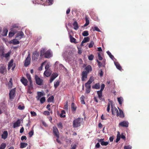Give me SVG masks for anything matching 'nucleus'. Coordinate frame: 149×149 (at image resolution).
Here are the masks:
<instances>
[{"instance_id": "603ef678", "label": "nucleus", "mask_w": 149, "mask_h": 149, "mask_svg": "<svg viewBox=\"0 0 149 149\" xmlns=\"http://www.w3.org/2000/svg\"><path fill=\"white\" fill-rule=\"evenodd\" d=\"M109 144V142L108 141H106L104 142V141H103V142H102L101 143V144L102 146H107Z\"/></svg>"}, {"instance_id": "4d7b16f0", "label": "nucleus", "mask_w": 149, "mask_h": 149, "mask_svg": "<svg viewBox=\"0 0 149 149\" xmlns=\"http://www.w3.org/2000/svg\"><path fill=\"white\" fill-rule=\"evenodd\" d=\"M45 63V62H43L41 64L39 68V70L40 71H41L42 70V68L43 66V65Z\"/></svg>"}, {"instance_id": "f03ea898", "label": "nucleus", "mask_w": 149, "mask_h": 149, "mask_svg": "<svg viewBox=\"0 0 149 149\" xmlns=\"http://www.w3.org/2000/svg\"><path fill=\"white\" fill-rule=\"evenodd\" d=\"M83 118H79L75 120V127L80 126L83 123Z\"/></svg>"}, {"instance_id": "c9c22d12", "label": "nucleus", "mask_w": 149, "mask_h": 149, "mask_svg": "<svg viewBox=\"0 0 149 149\" xmlns=\"http://www.w3.org/2000/svg\"><path fill=\"white\" fill-rule=\"evenodd\" d=\"M8 32V31L6 29H4L2 33V35L3 36H6Z\"/></svg>"}, {"instance_id": "8fccbe9b", "label": "nucleus", "mask_w": 149, "mask_h": 149, "mask_svg": "<svg viewBox=\"0 0 149 149\" xmlns=\"http://www.w3.org/2000/svg\"><path fill=\"white\" fill-rule=\"evenodd\" d=\"M93 31H96L100 32L101 31L100 30L97 26H95L93 28Z\"/></svg>"}, {"instance_id": "a18cd8bd", "label": "nucleus", "mask_w": 149, "mask_h": 149, "mask_svg": "<svg viewBox=\"0 0 149 149\" xmlns=\"http://www.w3.org/2000/svg\"><path fill=\"white\" fill-rule=\"evenodd\" d=\"M54 97L53 96H51L48 98L47 100L48 102H52L54 100Z\"/></svg>"}, {"instance_id": "0eeeda50", "label": "nucleus", "mask_w": 149, "mask_h": 149, "mask_svg": "<svg viewBox=\"0 0 149 149\" xmlns=\"http://www.w3.org/2000/svg\"><path fill=\"white\" fill-rule=\"evenodd\" d=\"M39 53L37 52H35L33 53L32 56V59L33 61H36L39 56Z\"/></svg>"}, {"instance_id": "5fc2aeb1", "label": "nucleus", "mask_w": 149, "mask_h": 149, "mask_svg": "<svg viewBox=\"0 0 149 149\" xmlns=\"http://www.w3.org/2000/svg\"><path fill=\"white\" fill-rule=\"evenodd\" d=\"M94 57V56L93 54H91L88 56V59L89 60L91 61L93 60Z\"/></svg>"}, {"instance_id": "473e14b6", "label": "nucleus", "mask_w": 149, "mask_h": 149, "mask_svg": "<svg viewBox=\"0 0 149 149\" xmlns=\"http://www.w3.org/2000/svg\"><path fill=\"white\" fill-rule=\"evenodd\" d=\"M119 104L121 105L122 103V102L123 101V99L122 97H120L117 98Z\"/></svg>"}, {"instance_id": "ddd939ff", "label": "nucleus", "mask_w": 149, "mask_h": 149, "mask_svg": "<svg viewBox=\"0 0 149 149\" xmlns=\"http://www.w3.org/2000/svg\"><path fill=\"white\" fill-rule=\"evenodd\" d=\"M69 34L70 42L74 43V38L73 37L74 35L73 33L71 31L69 33Z\"/></svg>"}, {"instance_id": "6ab92c4d", "label": "nucleus", "mask_w": 149, "mask_h": 149, "mask_svg": "<svg viewBox=\"0 0 149 149\" xmlns=\"http://www.w3.org/2000/svg\"><path fill=\"white\" fill-rule=\"evenodd\" d=\"M58 76L57 74H52L50 79L49 80L50 83H51L54 79L56 78Z\"/></svg>"}, {"instance_id": "9d476101", "label": "nucleus", "mask_w": 149, "mask_h": 149, "mask_svg": "<svg viewBox=\"0 0 149 149\" xmlns=\"http://www.w3.org/2000/svg\"><path fill=\"white\" fill-rule=\"evenodd\" d=\"M6 68L3 65L0 66V73L3 74H4L6 72Z\"/></svg>"}, {"instance_id": "a19ab883", "label": "nucleus", "mask_w": 149, "mask_h": 149, "mask_svg": "<svg viewBox=\"0 0 149 149\" xmlns=\"http://www.w3.org/2000/svg\"><path fill=\"white\" fill-rule=\"evenodd\" d=\"M46 2V4L50 5L52 4L53 0H45Z\"/></svg>"}, {"instance_id": "bb28decb", "label": "nucleus", "mask_w": 149, "mask_h": 149, "mask_svg": "<svg viewBox=\"0 0 149 149\" xmlns=\"http://www.w3.org/2000/svg\"><path fill=\"white\" fill-rule=\"evenodd\" d=\"M13 59H11L10 61L8 63V69L10 70L11 68L13 66Z\"/></svg>"}, {"instance_id": "7c9ffc66", "label": "nucleus", "mask_w": 149, "mask_h": 149, "mask_svg": "<svg viewBox=\"0 0 149 149\" xmlns=\"http://www.w3.org/2000/svg\"><path fill=\"white\" fill-rule=\"evenodd\" d=\"M20 148H23L26 147L28 145L27 143H20Z\"/></svg>"}, {"instance_id": "49530a36", "label": "nucleus", "mask_w": 149, "mask_h": 149, "mask_svg": "<svg viewBox=\"0 0 149 149\" xmlns=\"http://www.w3.org/2000/svg\"><path fill=\"white\" fill-rule=\"evenodd\" d=\"M34 134V131L33 129H32V130L30 131L29 133H28V134L30 136V137H31Z\"/></svg>"}, {"instance_id": "f8f14e48", "label": "nucleus", "mask_w": 149, "mask_h": 149, "mask_svg": "<svg viewBox=\"0 0 149 149\" xmlns=\"http://www.w3.org/2000/svg\"><path fill=\"white\" fill-rule=\"evenodd\" d=\"M10 44H13L14 45H17L19 43V42L18 40V39H14L11 40L9 42Z\"/></svg>"}, {"instance_id": "72a5a7b5", "label": "nucleus", "mask_w": 149, "mask_h": 149, "mask_svg": "<svg viewBox=\"0 0 149 149\" xmlns=\"http://www.w3.org/2000/svg\"><path fill=\"white\" fill-rule=\"evenodd\" d=\"M120 132H118L117 138L116 140V142H118L120 140Z\"/></svg>"}, {"instance_id": "0e129e2a", "label": "nucleus", "mask_w": 149, "mask_h": 149, "mask_svg": "<svg viewBox=\"0 0 149 149\" xmlns=\"http://www.w3.org/2000/svg\"><path fill=\"white\" fill-rule=\"evenodd\" d=\"M99 74L101 77H102L103 75V72L102 69H100L99 72Z\"/></svg>"}, {"instance_id": "f257e3e1", "label": "nucleus", "mask_w": 149, "mask_h": 149, "mask_svg": "<svg viewBox=\"0 0 149 149\" xmlns=\"http://www.w3.org/2000/svg\"><path fill=\"white\" fill-rule=\"evenodd\" d=\"M44 55L45 58H49L52 56V53L50 50L46 51L45 49H42L40 51V56L42 57Z\"/></svg>"}, {"instance_id": "e2e57ef3", "label": "nucleus", "mask_w": 149, "mask_h": 149, "mask_svg": "<svg viewBox=\"0 0 149 149\" xmlns=\"http://www.w3.org/2000/svg\"><path fill=\"white\" fill-rule=\"evenodd\" d=\"M83 98H82V97L81 98V102L82 104H85V102L84 99V96H83Z\"/></svg>"}, {"instance_id": "f3484780", "label": "nucleus", "mask_w": 149, "mask_h": 149, "mask_svg": "<svg viewBox=\"0 0 149 149\" xmlns=\"http://www.w3.org/2000/svg\"><path fill=\"white\" fill-rule=\"evenodd\" d=\"M21 81L25 86L27 85L28 81L24 77H22L21 79Z\"/></svg>"}, {"instance_id": "aec40b11", "label": "nucleus", "mask_w": 149, "mask_h": 149, "mask_svg": "<svg viewBox=\"0 0 149 149\" xmlns=\"http://www.w3.org/2000/svg\"><path fill=\"white\" fill-rule=\"evenodd\" d=\"M35 1V3H37L38 4H40L42 5H44L45 4V0H36Z\"/></svg>"}, {"instance_id": "c03bdc74", "label": "nucleus", "mask_w": 149, "mask_h": 149, "mask_svg": "<svg viewBox=\"0 0 149 149\" xmlns=\"http://www.w3.org/2000/svg\"><path fill=\"white\" fill-rule=\"evenodd\" d=\"M57 125L59 128L62 129L63 128L62 124L61 122H59L57 123Z\"/></svg>"}, {"instance_id": "4468645a", "label": "nucleus", "mask_w": 149, "mask_h": 149, "mask_svg": "<svg viewBox=\"0 0 149 149\" xmlns=\"http://www.w3.org/2000/svg\"><path fill=\"white\" fill-rule=\"evenodd\" d=\"M21 123V120L18 119L15 123L13 125V127L15 128V127L20 126Z\"/></svg>"}, {"instance_id": "2f4dec72", "label": "nucleus", "mask_w": 149, "mask_h": 149, "mask_svg": "<svg viewBox=\"0 0 149 149\" xmlns=\"http://www.w3.org/2000/svg\"><path fill=\"white\" fill-rule=\"evenodd\" d=\"M60 83V81H58L54 82V86L55 89H56L59 86Z\"/></svg>"}, {"instance_id": "bf43d9fd", "label": "nucleus", "mask_w": 149, "mask_h": 149, "mask_svg": "<svg viewBox=\"0 0 149 149\" xmlns=\"http://www.w3.org/2000/svg\"><path fill=\"white\" fill-rule=\"evenodd\" d=\"M8 88L9 89L11 88L12 87L13 83L8 82Z\"/></svg>"}, {"instance_id": "774afa93", "label": "nucleus", "mask_w": 149, "mask_h": 149, "mask_svg": "<svg viewBox=\"0 0 149 149\" xmlns=\"http://www.w3.org/2000/svg\"><path fill=\"white\" fill-rule=\"evenodd\" d=\"M124 149H131V147L130 146H125L124 147Z\"/></svg>"}, {"instance_id": "79ce46f5", "label": "nucleus", "mask_w": 149, "mask_h": 149, "mask_svg": "<svg viewBox=\"0 0 149 149\" xmlns=\"http://www.w3.org/2000/svg\"><path fill=\"white\" fill-rule=\"evenodd\" d=\"M1 55L5 57V58H7L10 56V54L9 53H7L4 55V52H2Z\"/></svg>"}, {"instance_id": "2eb2a0df", "label": "nucleus", "mask_w": 149, "mask_h": 149, "mask_svg": "<svg viewBox=\"0 0 149 149\" xmlns=\"http://www.w3.org/2000/svg\"><path fill=\"white\" fill-rule=\"evenodd\" d=\"M119 112L117 114V116H119L121 118H123L124 117V115L123 111L121 109H119Z\"/></svg>"}, {"instance_id": "6e6552de", "label": "nucleus", "mask_w": 149, "mask_h": 149, "mask_svg": "<svg viewBox=\"0 0 149 149\" xmlns=\"http://www.w3.org/2000/svg\"><path fill=\"white\" fill-rule=\"evenodd\" d=\"M119 125L122 127H127L128 126L129 123L126 121H124L120 123Z\"/></svg>"}, {"instance_id": "864d4df0", "label": "nucleus", "mask_w": 149, "mask_h": 149, "mask_svg": "<svg viewBox=\"0 0 149 149\" xmlns=\"http://www.w3.org/2000/svg\"><path fill=\"white\" fill-rule=\"evenodd\" d=\"M30 113L31 115V116H37V114L34 111H31L30 112Z\"/></svg>"}, {"instance_id": "1a4fd4ad", "label": "nucleus", "mask_w": 149, "mask_h": 149, "mask_svg": "<svg viewBox=\"0 0 149 149\" xmlns=\"http://www.w3.org/2000/svg\"><path fill=\"white\" fill-rule=\"evenodd\" d=\"M88 73L86 72V71H83L82 74L81 78V80L82 81H84L85 80V79L87 78V76Z\"/></svg>"}, {"instance_id": "39448f33", "label": "nucleus", "mask_w": 149, "mask_h": 149, "mask_svg": "<svg viewBox=\"0 0 149 149\" xmlns=\"http://www.w3.org/2000/svg\"><path fill=\"white\" fill-rule=\"evenodd\" d=\"M53 132L54 135L57 138H59V132L56 126L53 127Z\"/></svg>"}, {"instance_id": "393cba45", "label": "nucleus", "mask_w": 149, "mask_h": 149, "mask_svg": "<svg viewBox=\"0 0 149 149\" xmlns=\"http://www.w3.org/2000/svg\"><path fill=\"white\" fill-rule=\"evenodd\" d=\"M16 33V31H14L13 30H11V31L9 33V37H13Z\"/></svg>"}, {"instance_id": "dca6fc26", "label": "nucleus", "mask_w": 149, "mask_h": 149, "mask_svg": "<svg viewBox=\"0 0 149 149\" xmlns=\"http://www.w3.org/2000/svg\"><path fill=\"white\" fill-rule=\"evenodd\" d=\"M52 74V72L50 70H45L44 73V74L47 77L49 76Z\"/></svg>"}, {"instance_id": "6e6d98bb", "label": "nucleus", "mask_w": 149, "mask_h": 149, "mask_svg": "<svg viewBox=\"0 0 149 149\" xmlns=\"http://www.w3.org/2000/svg\"><path fill=\"white\" fill-rule=\"evenodd\" d=\"M68 101H66L65 102V104L64 105V108L65 109H68Z\"/></svg>"}, {"instance_id": "338daca9", "label": "nucleus", "mask_w": 149, "mask_h": 149, "mask_svg": "<svg viewBox=\"0 0 149 149\" xmlns=\"http://www.w3.org/2000/svg\"><path fill=\"white\" fill-rule=\"evenodd\" d=\"M105 87V85L104 84H102L101 85V89L100 90L103 91Z\"/></svg>"}, {"instance_id": "ea45409f", "label": "nucleus", "mask_w": 149, "mask_h": 149, "mask_svg": "<svg viewBox=\"0 0 149 149\" xmlns=\"http://www.w3.org/2000/svg\"><path fill=\"white\" fill-rule=\"evenodd\" d=\"M29 82L30 83V84L28 86V87L29 89L31 90L33 89V85L32 84V81Z\"/></svg>"}, {"instance_id": "e433bc0d", "label": "nucleus", "mask_w": 149, "mask_h": 149, "mask_svg": "<svg viewBox=\"0 0 149 149\" xmlns=\"http://www.w3.org/2000/svg\"><path fill=\"white\" fill-rule=\"evenodd\" d=\"M82 35L84 36H87L89 35L88 31H84L82 33Z\"/></svg>"}, {"instance_id": "37998d69", "label": "nucleus", "mask_w": 149, "mask_h": 149, "mask_svg": "<svg viewBox=\"0 0 149 149\" xmlns=\"http://www.w3.org/2000/svg\"><path fill=\"white\" fill-rule=\"evenodd\" d=\"M65 111L64 110H62L61 111V113L60 114V117L62 118H64L65 116V115H63L65 113Z\"/></svg>"}, {"instance_id": "7ed1b4c3", "label": "nucleus", "mask_w": 149, "mask_h": 149, "mask_svg": "<svg viewBox=\"0 0 149 149\" xmlns=\"http://www.w3.org/2000/svg\"><path fill=\"white\" fill-rule=\"evenodd\" d=\"M34 78L35 80L36 84L39 85L41 86L42 85L43 81L40 79L37 75H35Z\"/></svg>"}, {"instance_id": "20e7f679", "label": "nucleus", "mask_w": 149, "mask_h": 149, "mask_svg": "<svg viewBox=\"0 0 149 149\" xmlns=\"http://www.w3.org/2000/svg\"><path fill=\"white\" fill-rule=\"evenodd\" d=\"M15 88L12 89L10 91L9 95V98L10 100H12L14 99L15 97Z\"/></svg>"}, {"instance_id": "de8ad7c7", "label": "nucleus", "mask_w": 149, "mask_h": 149, "mask_svg": "<svg viewBox=\"0 0 149 149\" xmlns=\"http://www.w3.org/2000/svg\"><path fill=\"white\" fill-rule=\"evenodd\" d=\"M26 77L29 81H32L30 75L29 74H26Z\"/></svg>"}, {"instance_id": "a878e982", "label": "nucleus", "mask_w": 149, "mask_h": 149, "mask_svg": "<svg viewBox=\"0 0 149 149\" xmlns=\"http://www.w3.org/2000/svg\"><path fill=\"white\" fill-rule=\"evenodd\" d=\"M114 64H115L116 68L118 69L120 71H121L122 70V67L120 65V64L118 62H115Z\"/></svg>"}, {"instance_id": "b1692460", "label": "nucleus", "mask_w": 149, "mask_h": 149, "mask_svg": "<svg viewBox=\"0 0 149 149\" xmlns=\"http://www.w3.org/2000/svg\"><path fill=\"white\" fill-rule=\"evenodd\" d=\"M85 70L86 72L88 73L89 72L91 71L92 68L91 65H88L85 68Z\"/></svg>"}, {"instance_id": "680f3d73", "label": "nucleus", "mask_w": 149, "mask_h": 149, "mask_svg": "<svg viewBox=\"0 0 149 149\" xmlns=\"http://www.w3.org/2000/svg\"><path fill=\"white\" fill-rule=\"evenodd\" d=\"M50 67V65L49 63H47V65L45 66V68L46 70H49V68Z\"/></svg>"}, {"instance_id": "4c0bfd02", "label": "nucleus", "mask_w": 149, "mask_h": 149, "mask_svg": "<svg viewBox=\"0 0 149 149\" xmlns=\"http://www.w3.org/2000/svg\"><path fill=\"white\" fill-rule=\"evenodd\" d=\"M6 146V143H3L0 146V149H4Z\"/></svg>"}, {"instance_id": "69168bd1", "label": "nucleus", "mask_w": 149, "mask_h": 149, "mask_svg": "<svg viewBox=\"0 0 149 149\" xmlns=\"http://www.w3.org/2000/svg\"><path fill=\"white\" fill-rule=\"evenodd\" d=\"M85 86L86 88H91V86L90 85L87 84H85Z\"/></svg>"}, {"instance_id": "13d9d810", "label": "nucleus", "mask_w": 149, "mask_h": 149, "mask_svg": "<svg viewBox=\"0 0 149 149\" xmlns=\"http://www.w3.org/2000/svg\"><path fill=\"white\" fill-rule=\"evenodd\" d=\"M43 114L45 115H49L50 114V112L47 111H44Z\"/></svg>"}, {"instance_id": "f704fd0d", "label": "nucleus", "mask_w": 149, "mask_h": 149, "mask_svg": "<svg viewBox=\"0 0 149 149\" xmlns=\"http://www.w3.org/2000/svg\"><path fill=\"white\" fill-rule=\"evenodd\" d=\"M97 61L98 63V65L99 67L100 68L101 66H102L103 67H104L105 66V64L104 63L103 64L102 63H101L100 62L98 61L97 60Z\"/></svg>"}, {"instance_id": "c756f323", "label": "nucleus", "mask_w": 149, "mask_h": 149, "mask_svg": "<svg viewBox=\"0 0 149 149\" xmlns=\"http://www.w3.org/2000/svg\"><path fill=\"white\" fill-rule=\"evenodd\" d=\"M102 91H101V90L97 91V94L98 95V97L100 100L101 99L102 97Z\"/></svg>"}, {"instance_id": "5701e85b", "label": "nucleus", "mask_w": 149, "mask_h": 149, "mask_svg": "<svg viewBox=\"0 0 149 149\" xmlns=\"http://www.w3.org/2000/svg\"><path fill=\"white\" fill-rule=\"evenodd\" d=\"M8 133L6 131H5L4 132L3 134L1 135V137L2 139H6L8 136Z\"/></svg>"}, {"instance_id": "423d86ee", "label": "nucleus", "mask_w": 149, "mask_h": 149, "mask_svg": "<svg viewBox=\"0 0 149 149\" xmlns=\"http://www.w3.org/2000/svg\"><path fill=\"white\" fill-rule=\"evenodd\" d=\"M31 59V55L30 54H29L25 61V62L24 64V65L26 67L30 64Z\"/></svg>"}, {"instance_id": "9b49d317", "label": "nucleus", "mask_w": 149, "mask_h": 149, "mask_svg": "<svg viewBox=\"0 0 149 149\" xmlns=\"http://www.w3.org/2000/svg\"><path fill=\"white\" fill-rule=\"evenodd\" d=\"M24 35V33L22 31L19 32L16 34V38H17L18 40H19L21 39Z\"/></svg>"}, {"instance_id": "412c9836", "label": "nucleus", "mask_w": 149, "mask_h": 149, "mask_svg": "<svg viewBox=\"0 0 149 149\" xmlns=\"http://www.w3.org/2000/svg\"><path fill=\"white\" fill-rule=\"evenodd\" d=\"M89 40L90 38L89 37L84 38L81 42V46H83V43L88 42L89 41Z\"/></svg>"}, {"instance_id": "a211bd4d", "label": "nucleus", "mask_w": 149, "mask_h": 149, "mask_svg": "<svg viewBox=\"0 0 149 149\" xmlns=\"http://www.w3.org/2000/svg\"><path fill=\"white\" fill-rule=\"evenodd\" d=\"M112 114L113 115H115L116 114L117 115V114L118 113V111L117 109L115 107H113L111 108Z\"/></svg>"}, {"instance_id": "58836bf2", "label": "nucleus", "mask_w": 149, "mask_h": 149, "mask_svg": "<svg viewBox=\"0 0 149 149\" xmlns=\"http://www.w3.org/2000/svg\"><path fill=\"white\" fill-rule=\"evenodd\" d=\"M107 53L111 59H113L114 58V56L111 54V52H110L109 51H107Z\"/></svg>"}, {"instance_id": "3c124183", "label": "nucleus", "mask_w": 149, "mask_h": 149, "mask_svg": "<svg viewBox=\"0 0 149 149\" xmlns=\"http://www.w3.org/2000/svg\"><path fill=\"white\" fill-rule=\"evenodd\" d=\"M94 45V42L93 41H91L88 45V47L89 48H92Z\"/></svg>"}, {"instance_id": "052dcab7", "label": "nucleus", "mask_w": 149, "mask_h": 149, "mask_svg": "<svg viewBox=\"0 0 149 149\" xmlns=\"http://www.w3.org/2000/svg\"><path fill=\"white\" fill-rule=\"evenodd\" d=\"M98 58V59L100 60H102V58L101 56V55L100 54V53H98V55H97Z\"/></svg>"}, {"instance_id": "cd10ccee", "label": "nucleus", "mask_w": 149, "mask_h": 149, "mask_svg": "<svg viewBox=\"0 0 149 149\" xmlns=\"http://www.w3.org/2000/svg\"><path fill=\"white\" fill-rule=\"evenodd\" d=\"M100 85L99 83H96L95 85L92 86V88H95L97 89H98L100 88Z\"/></svg>"}, {"instance_id": "c85d7f7f", "label": "nucleus", "mask_w": 149, "mask_h": 149, "mask_svg": "<svg viewBox=\"0 0 149 149\" xmlns=\"http://www.w3.org/2000/svg\"><path fill=\"white\" fill-rule=\"evenodd\" d=\"M43 95V94L42 93L40 92H38V96L36 97L37 100H38L40 99V98Z\"/></svg>"}, {"instance_id": "09e8293b", "label": "nucleus", "mask_w": 149, "mask_h": 149, "mask_svg": "<svg viewBox=\"0 0 149 149\" xmlns=\"http://www.w3.org/2000/svg\"><path fill=\"white\" fill-rule=\"evenodd\" d=\"M45 101V97H42L40 100V101L41 104L44 103Z\"/></svg>"}, {"instance_id": "4be33fe9", "label": "nucleus", "mask_w": 149, "mask_h": 149, "mask_svg": "<svg viewBox=\"0 0 149 149\" xmlns=\"http://www.w3.org/2000/svg\"><path fill=\"white\" fill-rule=\"evenodd\" d=\"M85 21L86 22L84 25V26H86L89 24V18L86 15H85Z\"/></svg>"}]
</instances>
